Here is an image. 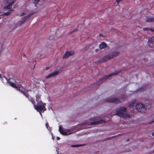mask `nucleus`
<instances>
[{"instance_id": "6ab92c4d", "label": "nucleus", "mask_w": 154, "mask_h": 154, "mask_svg": "<svg viewBox=\"0 0 154 154\" xmlns=\"http://www.w3.org/2000/svg\"><path fill=\"white\" fill-rule=\"evenodd\" d=\"M153 20V18L152 17H147L146 19V21L148 22H151Z\"/></svg>"}, {"instance_id": "9b49d317", "label": "nucleus", "mask_w": 154, "mask_h": 154, "mask_svg": "<svg viewBox=\"0 0 154 154\" xmlns=\"http://www.w3.org/2000/svg\"><path fill=\"white\" fill-rule=\"evenodd\" d=\"M74 54L75 52L73 51H66L63 56L62 58H68L69 56L73 55Z\"/></svg>"}, {"instance_id": "f03ea898", "label": "nucleus", "mask_w": 154, "mask_h": 154, "mask_svg": "<svg viewBox=\"0 0 154 154\" xmlns=\"http://www.w3.org/2000/svg\"><path fill=\"white\" fill-rule=\"evenodd\" d=\"M45 105V103H44L42 102H41L37 103L36 105H34V107L38 111H40L42 110L44 111L46 110Z\"/></svg>"}, {"instance_id": "473e14b6", "label": "nucleus", "mask_w": 154, "mask_h": 154, "mask_svg": "<svg viewBox=\"0 0 154 154\" xmlns=\"http://www.w3.org/2000/svg\"><path fill=\"white\" fill-rule=\"evenodd\" d=\"M40 0H35V1L36 2H38Z\"/></svg>"}, {"instance_id": "f257e3e1", "label": "nucleus", "mask_w": 154, "mask_h": 154, "mask_svg": "<svg viewBox=\"0 0 154 154\" xmlns=\"http://www.w3.org/2000/svg\"><path fill=\"white\" fill-rule=\"evenodd\" d=\"M98 119L97 117L94 118L92 119V120L94 121L93 122L90 121H86L84 123H82L80 125V126H83L86 125H99L105 122L103 120H98Z\"/></svg>"}, {"instance_id": "b1692460", "label": "nucleus", "mask_w": 154, "mask_h": 154, "mask_svg": "<svg viewBox=\"0 0 154 154\" xmlns=\"http://www.w3.org/2000/svg\"><path fill=\"white\" fill-rule=\"evenodd\" d=\"M10 14V12H7L4 14V15L6 16H8Z\"/></svg>"}, {"instance_id": "72a5a7b5", "label": "nucleus", "mask_w": 154, "mask_h": 154, "mask_svg": "<svg viewBox=\"0 0 154 154\" xmlns=\"http://www.w3.org/2000/svg\"><path fill=\"white\" fill-rule=\"evenodd\" d=\"M53 38H51V37H50L49 38V39L50 40H52V39H53Z\"/></svg>"}, {"instance_id": "c85d7f7f", "label": "nucleus", "mask_w": 154, "mask_h": 154, "mask_svg": "<svg viewBox=\"0 0 154 154\" xmlns=\"http://www.w3.org/2000/svg\"><path fill=\"white\" fill-rule=\"evenodd\" d=\"M122 0H116V1L117 2V3L118 4L119 2Z\"/></svg>"}, {"instance_id": "f8f14e48", "label": "nucleus", "mask_w": 154, "mask_h": 154, "mask_svg": "<svg viewBox=\"0 0 154 154\" xmlns=\"http://www.w3.org/2000/svg\"><path fill=\"white\" fill-rule=\"evenodd\" d=\"M31 14H27L26 16H25L23 17V20L20 22L19 23H20L19 25V26H20L21 25L24 23L28 21L29 19V17L31 16Z\"/></svg>"}, {"instance_id": "c756f323", "label": "nucleus", "mask_w": 154, "mask_h": 154, "mask_svg": "<svg viewBox=\"0 0 154 154\" xmlns=\"http://www.w3.org/2000/svg\"><path fill=\"white\" fill-rule=\"evenodd\" d=\"M50 67H47L46 68V69L47 70H48L49 69H50Z\"/></svg>"}, {"instance_id": "79ce46f5", "label": "nucleus", "mask_w": 154, "mask_h": 154, "mask_svg": "<svg viewBox=\"0 0 154 154\" xmlns=\"http://www.w3.org/2000/svg\"><path fill=\"white\" fill-rule=\"evenodd\" d=\"M128 140H127V141H128Z\"/></svg>"}, {"instance_id": "aec40b11", "label": "nucleus", "mask_w": 154, "mask_h": 154, "mask_svg": "<svg viewBox=\"0 0 154 154\" xmlns=\"http://www.w3.org/2000/svg\"><path fill=\"white\" fill-rule=\"evenodd\" d=\"M36 100L37 102V103H40L41 102H42L40 100V96L39 95H37L36 96Z\"/></svg>"}, {"instance_id": "6e6552de", "label": "nucleus", "mask_w": 154, "mask_h": 154, "mask_svg": "<svg viewBox=\"0 0 154 154\" xmlns=\"http://www.w3.org/2000/svg\"><path fill=\"white\" fill-rule=\"evenodd\" d=\"M112 59L110 54L107 55L102 58L100 60L97 61V63H104L107 61L108 60Z\"/></svg>"}, {"instance_id": "a878e982", "label": "nucleus", "mask_w": 154, "mask_h": 154, "mask_svg": "<svg viewBox=\"0 0 154 154\" xmlns=\"http://www.w3.org/2000/svg\"><path fill=\"white\" fill-rule=\"evenodd\" d=\"M30 100L31 101V102L33 104H34V101L33 100H32V98H31L30 99Z\"/></svg>"}, {"instance_id": "412c9836", "label": "nucleus", "mask_w": 154, "mask_h": 154, "mask_svg": "<svg viewBox=\"0 0 154 154\" xmlns=\"http://www.w3.org/2000/svg\"><path fill=\"white\" fill-rule=\"evenodd\" d=\"M143 30L145 31H149V30H151L152 31L154 32V30H153L152 29L150 28H143Z\"/></svg>"}, {"instance_id": "7c9ffc66", "label": "nucleus", "mask_w": 154, "mask_h": 154, "mask_svg": "<svg viewBox=\"0 0 154 154\" xmlns=\"http://www.w3.org/2000/svg\"><path fill=\"white\" fill-rule=\"evenodd\" d=\"M90 46V45H88L86 47L87 48V49H88Z\"/></svg>"}, {"instance_id": "39448f33", "label": "nucleus", "mask_w": 154, "mask_h": 154, "mask_svg": "<svg viewBox=\"0 0 154 154\" xmlns=\"http://www.w3.org/2000/svg\"><path fill=\"white\" fill-rule=\"evenodd\" d=\"M136 108L139 112L141 113H144L146 111V107L143 104L141 103L137 104L136 106Z\"/></svg>"}, {"instance_id": "ddd939ff", "label": "nucleus", "mask_w": 154, "mask_h": 154, "mask_svg": "<svg viewBox=\"0 0 154 154\" xmlns=\"http://www.w3.org/2000/svg\"><path fill=\"white\" fill-rule=\"evenodd\" d=\"M61 72L58 71H55L50 73L49 75L46 76V78L48 79L50 78L51 77H54L58 75Z\"/></svg>"}, {"instance_id": "a19ab883", "label": "nucleus", "mask_w": 154, "mask_h": 154, "mask_svg": "<svg viewBox=\"0 0 154 154\" xmlns=\"http://www.w3.org/2000/svg\"><path fill=\"white\" fill-rule=\"evenodd\" d=\"M12 11V10H10V11Z\"/></svg>"}, {"instance_id": "4be33fe9", "label": "nucleus", "mask_w": 154, "mask_h": 154, "mask_svg": "<svg viewBox=\"0 0 154 154\" xmlns=\"http://www.w3.org/2000/svg\"><path fill=\"white\" fill-rule=\"evenodd\" d=\"M80 146V145H72L71 146L72 147H79Z\"/></svg>"}, {"instance_id": "f704fd0d", "label": "nucleus", "mask_w": 154, "mask_h": 154, "mask_svg": "<svg viewBox=\"0 0 154 154\" xmlns=\"http://www.w3.org/2000/svg\"><path fill=\"white\" fill-rule=\"evenodd\" d=\"M152 134L153 136H154V132L152 133Z\"/></svg>"}, {"instance_id": "20e7f679", "label": "nucleus", "mask_w": 154, "mask_h": 154, "mask_svg": "<svg viewBox=\"0 0 154 154\" xmlns=\"http://www.w3.org/2000/svg\"><path fill=\"white\" fill-rule=\"evenodd\" d=\"M105 101L107 102L119 103L121 102L120 100L117 98L114 97H110L108 98L105 100Z\"/></svg>"}, {"instance_id": "bb28decb", "label": "nucleus", "mask_w": 154, "mask_h": 154, "mask_svg": "<svg viewBox=\"0 0 154 154\" xmlns=\"http://www.w3.org/2000/svg\"><path fill=\"white\" fill-rule=\"evenodd\" d=\"M154 122V119H153L152 120V121H151L150 122H149L148 123L149 124H152V122Z\"/></svg>"}, {"instance_id": "c9c22d12", "label": "nucleus", "mask_w": 154, "mask_h": 154, "mask_svg": "<svg viewBox=\"0 0 154 154\" xmlns=\"http://www.w3.org/2000/svg\"><path fill=\"white\" fill-rule=\"evenodd\" d=\"M102 35L101 34H100L99 35V36H100H100H102Z\"/></svg>"}, {"instance_id": "37998d69", "label": "nucleus", "mask_w": 154, "mask_h": 154, "mask_svg": "<svg viewBox=\"0 0 154 154\" xmlns=\"http://www.w3.org/2000/svg\"><path fill=\"white\" fill-rule=\"evenodd\" d=\"M57 154H59L58 152V153H57Z\"/></svg>"}, {"instance_id": "f3484780", "label": "nucleus", "mask_w": 154, "mask_h": 154, "mask_svg": "<svg viewBox=\"0 0 154 154\" xmlns=\"http://www.w3.org/2000/svg\"><path fill=\"white\" fill-rule=\"evenodd\" d=\"M136 103V100H133L130 102L129 103V106L130 108L133 107L134 104Z\"/></svg>"}, {"instance_id": "4468645a", "label": "nucleus", "mask_w": 154, "mask_h": 154, "mask_svg": "<svg viewBox=\"0 0 154 154\" xmlns=\"http://www.w3.org/2000/svg\"><path fill=\"white\" fill-rule=\"evenodd\" d=\"M119 54V52L118 51L113 52L110 54L111 58L118 56Z\"/></svg>"}, {"instance_id": "2eb2a0df", "label": "nucleus", "mask_w": 154, "mask_h": 154, "mask_svg": "<svg viewBox=\"0 0 154 154\" xmlns=\"http://www.w3.org/2000/svg\"><path fill=\"white\" fill-rule=\"evenodd\" d=\"M107 46V45L105 42H101L99 45V48L100 49L104 48L106 47Z\"/></svg>"}, {"instance_id": "423d86ee", "label": "nucleus", "mask_w": 154, "mask_h": 154, "mask_svg": "<svg viewBox=\"0 0 154 154\" xmlns=\"http://www.w3.org/2000/svg\"><path fill=\"white\" fill-rule=\"evenodd\" d=\"M127 109L125 107H121L116 109V113L120 117L126 112Z\"/></svg>"}, {"instance_id": "0eeeda50", "label": "nucleus", "mask_w": 154, "mask_h": 154, "mask_svg": "<svg viewBox=\"0 0 154 154\" xmlns=\"http://www.w3.org/2000/svg\"><path fill=\"white\" fill-rule=\"evenodd\" d=\"M10 85L13 87L15 88H17V90L21 91L23 93L26 97H28V95L27 94H26L24 92V91L20 89V88H22V86L21 85H18L17 86H16L15 84L13 82H9Z\"/></svg>"}, {"instance_id": "393cba45", "label": "nucleus", "mask_w": 154, "mask_h": 154, "mask_svg": "<svg viewBox=\"0 0 154 154\" xmlns=\"http://www.w3.org/2000/svg\"><path fill=\"white\" fill-rule=\"evenodd\" d=\"M26 14V13L25 12H23L21 13V14L20 15V16H23L25 15Z\"/></svg>"}, {"instance_id": "c03bdc74", "label": "nucleus", "mask_w": 154, "mask_h": 154, "mask_svg": "<svg viewBox=\"0 0 154 154\" xmlns=\"http://www.w3.org/2000/svg\"><path fill=\"white\" fill-rule=\"evenodd\" d=\"M1 19V17H0V19Z\"/></svg>"}, {"instance_id": "dca6fc26", "label": "nucleus", "mask_w": 154, "mask_h": 154, "mask_svg": "<svg viewBox=\"0 0 154 154\" xmlns=\"http://www.w3.org/2000/svg\"><path fill=\"white\" fill-rule=\"evenodd\" d=\"M131 116L128 114L124 113L120 117H122V118L124 119L128 118H130Z\"/></svg>"}, {"instance_id": "5701e85b", "label": "nucleus", "mask_w": 154, "mask_h": 154, "mask_svg": "<svg viewBox=\"0 0 154 154\" xmlns=\"http://www.w3.org/2000/svg\"><path fill=\"white\" fill-rule=\"evenodd\" d=\"M90 127H87V126H85L83 128H80L78 130L82 129H86L87 128H89Z\"/></svg>"}, {"instance_id": "2f4dec72", "label": "nucleus", "mask_w": 154, "mask_h": 154, "mask_svg": "<svg viewBox=\"0 0 154 154\" xmlns=\"http://www.w3.org/2000/svg\"><path fill=\"white\" fill-rule=\"evenodd\" d=\"M57 140H60V138L59 137H57Z\"/></svg>"}, {"instance_id": "cd10ccee", "label": "nucleus", "mask_w": 154, "mask_h": 154, "mask_svg": "<svg viewBox=\"0 0 154 154\" xmlns=\"http://www.w3.org/2000/svg\"><path fill=\"white\" fill-rule=\"evenodd\" d=\"M46 127L48 129H49V128H48V123H46Z\"/></svg>"}, {"instance_id": "a211bd4d", "label": "nucleus", "mask_w": 154, "mask_h": 154, "mask_svg": "<svg viewBox=\"0 0 154 154\" xmlns=\"http://www.w3.org/2000/svg\"><path fill=\"white\" fill-rule=\"evenodd\" d=\"M11 0H6L7 2V3H10V4L8 5L5 7V8H7L8 9H9L10 8V6L11 5L13 4V3H11Z\"/></svg>"}, {"instance_id": "1a4fd4ad", "label": "nucleus", "mask_w": 154, "mask_h": 154, "mask_svg": "<svg viewBox=\"0 0 154 154\" xmlns=\"http://www.w3.org/2000/svg\"><path fill=\"white\" fill-rule=\"evenodd\" d=\"M147 44L149 47L152 48V50L154 49V36L149 39Z\"/></svg>"}, {"instance_id": "ea45409f", "label": "nucleus", "mask_w": 154, "mask_h": 154, "mask_svg": "<svg viewBox=\"0 0 154 154\" xmlns=\"http://www.w3.org/2000/svg\"><path fill=\"white\" fill-rule=\"evenodd\" d=\"M153 21L154 22V19H153Z\"/></svg>"}, {"instance_id": "e433bc0d", "label": "nucleus", "mask_w": 154, "mask_h": 154, "mask_svg": "<svg viewBox=\"0 0 154 154\" xmlns=\"http://www.w3.org/2000/svg\"><path fill=\"white\" fill-rule=\"evenodd\" d=\"M40 115H41V116H42V114L41 112H40Z\"/></svg>"}, {"instance_id": "58836bf2", "label": "nucleus", "mask_w": 154, "mask_h": 154, "mask_svg": "<svg viewBox=\"0 0 154 154\" xmlns=\"http://www.w3.org/2000/svg\"><path fill=\"white\" fill-rule=\"evenodd\" d=\"M75 32V30H74V31H72V32Z\"/></svg>"}, {"instance_id": "7ed1b4c3", "label": "nucleus", "mask_w": 154, "mask_h": 154, "mask_svg": "<svg viewBox=\"0 0 154 154\" xmlns=\"http://www.w3.org/2000/svg\"><path fill=\"white\" fill-rule=\"evenodd\" d=\"M59 131L60 133L61 134L63 135H69L73 134L75 132V131H73V130H65L64 131L62 128V126H59Z\"/></svg>"}, {"instance_id": "4c0bfd02", "label": "nucleus", "mask_w": 154, "mask_h": 154, "mask_svg": "<svg viewBox=\"0 0 154 154\" xmlns=\"http://www.w3.org/2000/svg\"><path fill=\"white\" fill-rule=\"evenodd\" d=\"M57 153L58 152V150H57Z\"/></svg>"}, {"instance_id": "9d476101", "label": "nucleus", "mask_w": 154, "mask_h": 154, "mask_svg": "<svg viewBox=\"0 0 154 154\" xmlns=\"http://www.w3.org/2000/svg\"><path fill=\"white\" fill-rule=\"evenodd\" d=\"M117 73L116 72H113V73L109 74L106 75H105L102 77L99 80V81L98 82V83H100L103 82L105 81L107 79L111 76L115 75L117 74Z\"/></svg>"}]
</instances>
